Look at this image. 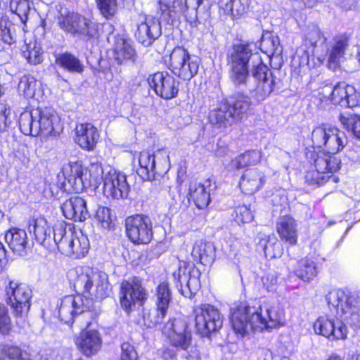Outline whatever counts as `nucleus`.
I'll use <instances>...</instances> for the list:
<instances>
[{"label":"nucleus","instance_id":"1","mask_svg":"<svg viewBox=\"0 0 360 360\" xmlns=\"http://www.w3.org/2000/svg\"><path fill=\"white\" fill-rule=\"evenodd\" d=\"M229 78L235 86L245 85L250 76L256 83L250 89L252 98L257 103L264 101L277 89L279 79L263 62L252 43L233 44L227 53Z\"/></svg>","mask_w":360,"mask_h":360},{"label":"nucleus","instance_id":"2","mask_svg":"<svg viewBox=\"0 0 360 360\" xmlns=\"http://www.w3.org/2000/svg\"><path fill=\"white\" fill-rule=\"evenodd\" d=\"M284 310L278 304L269 302H240L231 309V323L236 334L245 337L251 332L271 330L280 326Z\"/></svg>","mask_w":360,"mask_h":360},{"label":"nucleus","instance_id":"3","mask_svg":"<svg viewBox=\"0 0 360 360\" xmlns=\"http://www.w3.org/2000/svg\"><path fill=\"white\" fill-rule=\"evenodd\" d=\"M158 328L167 338L172 346L163 351L162 357L165 360H178V356L186 360L193 359L188 352L192 342V333L184 319L169 317L167 323Z\"/></svg>","mask_w":360,"mask_h":360},{"label":"nucleus","instance_id":"4","mask_svg":"<svg viewBox=\"0 0 360 360\" xmlns=\"http://www.w3.org/2000/svg\"><path fill=\"white\" fill-rule=\"evenodd\" d=\"M93 160L91 158V179L94 184L91 186L97 189L102 183L103 194L113 199H124L128 197L130 191V186L127 181V176L124 174L117 172L110 167H103L101 163V157H97Z\"/></svg>","mask_w":360,"mask_h":360},{"label":"nucleus","instance_id":"5","mask_svg":"<svg viewBox=\"0 0 360 360\" xmlns=\"http://www.w3.org/2000/svg\"><path fill=\"white\" fill-rule=\"evenodd\" d=\"M326 300L329 307H333L335 310L337 315L344 316L350 325L360 328V296L335 289L326 295Z\"/></svg>","mask_w":360,"mask_h":360},{"label":"nucleus","instance_id":"6","mask_svg":"<svg viewBox=\"0 0 360 360\" xmlns=\"http://www.w3.org/2000/svg\"><path fill=\"white\" fill-rule=\"evenodd\" d=\"M155 297V307L143 311L144 325L149 328L162 327L171 317L168 312L172 291L168 283L162 282L156 287Z\"/></svg>","mask_w":360,"mask_h":360},{"label":"nucleus","instance_id":"7","mask_svg":"<svg viewBox=\"0 0 360 360\" xmlns=\"http://www.w3.org/2000/svg\"><path fill=\"white\" fill-rule=\"evenodd\" d=\"M200 63L198 56L190 54L187 49L178 46L170 53L169 69L179 78L190 81L198 74Z\"/></svg>","mask_w":360,"mask_h":360},{"label":"nucleus","instance_id":"8","mask_svg":"<svg viewBox=\"0 0 360 360\" xmlns=\"http://www.w3.org/2000/svg\"><path fill=\"white\" fill-rule=\"evenodd\" d=\"M311 141L315 148L335 155L342 150L347 143L344 131L335 127L323 125L314 128L311 133Z\"/></svg>","mask_w":360,"mask_h":360},{"label":"nucleus","instance_id":"9","mask_svg":"<svg viewBox=\"0 0 360 360\" xmlns=\"http://www.w3.org/2000/svg\"><path fill=\"white\" fill-rule=\"evenodd\" d=\"M200 271L193 263L180 261L179 267L173 273V278L178 291L185 297L191 298L200 289Z\"/></svg>","mask_w":360,"mask_h":360},{"label":"nucleus","instance_id":"10","mask_svg":"<svg viewBox=\"0 0 360 360\" xmlns=\"http://www.w3.org/2000/svg\"><path fill=\"white\" fill-rule=\"evenodd\" d=\"M148 293L138 277L129 278L120 285V302L121 307L129 315L136 308L143 307L148 300Z\"/></svg>","mask_w":360,"mask_h":360},{"label":"nucleus","instance_id":"11","mask_svg":"<svg viewBox=\"0 0 360 360\" xmlns=\"http://www.w3.org/2000/svg\"><path fill=\"white\" fill-rule=\"evenodd\" d=\"M195 327L201 337L209 338L219 331L223 325V318L219 309L210 304H203L194 310Z\"/></svg>","mask_w":360,"mask_h":360},{"label":"nucleus","instance_id":"12","mask_svg":"<svg viewBox=\"0 0 360 360\" xmlns=\"http://www.w3.org/2000/svg\"><path fill=\"white\" fill-rule=\"evenodd\" d=\"M125 229L127 237L134 244H148L153 237L152 221L145 214L127 217L125 220Z\"/></svg>","mask_w":360,"mask_h":360},{"label":"nucleus","instance_id":"13","mask_svg":"<svg viewBox=\"0 0 360 360\" xmlns=\"http://www.w3.org/2000/svg\"><path fill=\"white\" fill-rule=\"evenodd\" d=\"M6 297L15 316L22 317L27 314L32 297V290L27 285L10 281L6 287Z\"/></svg>","mask_w":360,"mask_h":360},{"label":"nucleus","instance_id":"14","mask_svg":"<svg viewBox=\"0 0 360 360\" xmlns=\"http://www.w3.org/2000/svg\"><path fill=\"white\" fill-rule=\"evenodd\" d=\"M148 82L155 94L164 100L177 97L180 82L167 71H158L148 76Z\"/></svg>","mask_w":360,"mask_h":360},{"label":"nucleus","instance_id":"15","mask_svg":"<svg viewBox=\"0 0 360 360\" xmlns=\"http://www.w3.org/2000/svg\"><path fill=\"white\" fill-rule=\"evenodd\" d=\"M89 310V300L85 295H68L60 302L58 315L61 321L72 325L74 318L82 315Z\"/></svg>","mask_w":360,"mask_h":360},{"label":"nucleus","instance_id":"16","mask_svg":"<svg viewBox=\"0 0 360 360\" xmlns=\"http://www.w3.org/2000/svg\"><path fill=\"white\" fill-rule=\"evenodd\" d=\"M34 115L37 118L39 135L44 138L57 136L63 131L60 117L53 108H37L34 109Z\"/></svg>","mask_w":360,"mask_h":360},{"label":"nucleus","instance_id":"17","mask_svg":"<svg viewBox=\"0 0 360 360\" xmlns=\"http://www.w3.org/2000/svg\"><path fill=\"white\" fill-rule=\"evenodd\" d=\"M314 330L316 334L330 340H345L348 333L342 320L328 316H320L314 323Z\"/></svg>","mask_w":360,"mask_h":360},{"label":"nucleus","instance_id":"18","mask_svg":"<svg viewBox=\"0 0 360 360\" xmlns=\"http://www.w3.org/2000/svg\"><path fill=\"white\" fill-rule=\"evenodd\" d=\"M143 19L137 25L135 37L143 46L149 47L162 35L161 22L158 18L150 15H144Z\"/></svg>","mask_w":360,"mask_h":360},{"label":"nucleus","instance_id":"19","mask_svg":"<svg viewBox=\"0 0 360 360\" xmlns=\"http://www.w3.org/2000/svg\"><path fill=\"white\" fill-rule=\"evenodd\" d=\"M341 161L332 154L323 151L317 153L314 158V165L316 168V172H312L311 180H314L318 185H321L326 182L328 176L321 175V174L333 173L340 168Z\"/></svg>","mask_w":360,"mask_h":360},{"label":"nucleus","instance_id":"20","mask_svg":"<svg viewBox=\"0 0 360 360\" xmlns=\"http://www.w3.org/2000/svg\"><path fill=\"white\" fill-rule=\"evenodd\" d=\"M217 188L215 182L209 178L203 183L191 182L188 188V198L192 200L200 210H203L211 202V193Z\"/></svg>","mask_w":360,"mask_h":360},{"label":"nucleus","instance_id":"21","mask_svg":"<svg viewBox=\"0 0 360 360\" xmlns=\"http://www.w3.org/2000/svg\"><path fill=\"white\" fill-rule=\"evenodd\" d=\"M236 121L248 117L252 106L251 98L243 91H238L224 99Z\"/></svg>","mask_w":360,"mask_h":360},{"label":"nucleus","instance_id":"22","mask_svg":"<svg viewBox=\"0 0 360 360\" xmlns=\"http://www.w3.org/2000/svg\"><path fill=\"white\" fill-rule=\"evenodd\" d=\"M5 240L11 250L19 256H25L30 248L27 234L24 229L11 228L5 234Z\"/></svg>","mask_w":360,"mask_h":360},{"label":"nucleus","instance_id":"23","mask_svg":"<svg viewBox=\"0 0 360 360\" xmlns=\"http://www.w3.org/2000/svg\"><path fill=\"white\" fill-rule=\"evenodd\" d=\"M64 216L69 219L83 221L89 218L86 202L79 196L72 197L61 205Z\"/></svg>","mask_w":360,"mask_h":360},{"label":"nucleus","instance_id":"24","mask_svg":"<svg viewBox=\"0 0 360 360\" xmlns=\"http://www.w3.org/2000/svg\"><path fill=\"white\" fill-rule=\"evenodd\" d=\"M113 53L114 59L119 65L127 61L134 63L137 56L131 41L120 34L114 37Z\"/></svg>","mask_w":360,"mask_h":360},{"label":"nucleus","instance_id":"25","mask_svg":"<svg viewBox=\"0 0 360 360\" xmlns=\"http://www.w3.org/2000/svg\"><path fill=\"white\" fill-rule=\"evenodd\" d=\"M266 182V176L257 169H247L241 176L239 186L243 193L251 195L262 188Z\"/></svg>","mask_w":360,"mask_h":360},{"label":"nucleus","instance_id":"26","mask_svg":"<svg viewBox=\"0 0 360 360\" xmlns=\"http://www.w3.org/2000/svg\"><path fill=\"white\" fill-rule=\"evenodd\" d=\"M348 44L349 37L347 34H342L335 37V44L330 49L328 48V53L323 57L324 58L328 56L327 66L330 70L336 71L340 68V59L343 58Z\"/></svg>","mask_w":360,"mask_h":360},{"label":"nucleus","instance_id":"27","mask_svg":"<svg viewBox=\"0 0 360 360\" xmlns=\"http://www.w3.org/2000/svg\"><path fill=\"white\" fill-rule=\"evenodd\" d=\"M68 167L70 168V174L64 182L65 190L79 193L90 186V181L87 179L85 181L83 178V168L79 162H70Z\"/></svg>","mask_w":360,"mask_h":360},{"label":"nucleus","instance_id":"28","mask_svg":"<svg viewBox=\"0 0 360 360\" xmlns=\"http://www.w3.org/2000/svg\"><path fill=\"white\" fill-rule=\"evenodd\" d=\"M61 29L72 33H89V20L79 13H69L58 19Z\"/></svg>","mask_w":360,"mask_h":360},{"label":"nucleus","instance_id":"29","mask_svg":"<svg viewBox=\"0 0 360 360\" xmlns=\"http://www.w3.org/2000/svg\"><path fill=\"white\" fill-rule=\"evenodd\" d=\"M305 39L313 47V52L318 56L319 59L328 52L327 38L316 25H311L305 32Z\"/></svg>","mask_w":360,"mask_h":360},{"label":"nucleus","instance_id":"30","mask_svg":"<svg viewBox=\"0 0 360 360\" xmlns=\"http://www.w3.org/2000/svg\"><path fill=\"white\" fill-rule=\"evenodd\" d=\"M276 231L282 241L291 245L297 242V229L295 220L290 216H283L276 222Z\"/></svg>","mask_w":360,"mask_h":360},{"label":"nucleus","instance_id":"31","mask_svg":"<svg viewBox=\"0 0 360 360\" xmlns=\"http://www.w3.org/2000/svg\"><path fill=\"white\" fill-rule=\"evenodd\" d=\"M30 231H33L37 241L49 248L52 243V229L46 219L39 217L32 219L29 224Z\"/></svg>","mask_w":360,"mask_h":360},{"label":"nucleus","instance_id":"32","mask_svg":"<svg viewBox=\"0 0 360 360\" xmlns=\"http://www.w3.org/2000/svg\"><path fill=\"white\" fill-rule=\"evenodd\" d=\"M193 260L205 266L212 264L216 257V248L213 243L202 240L195 243L191 252Z\"/></svg>","mask_w":360,"mask_h":360},{"label":"nucleus","instance_id":"33","mask_svg":"<svg viewBox=\"0 0 360 360\" xmlns=\"http://www.w3.org/2000/svg\"><path fill=\"white\" fill-rule=\"evenodd\" d=\"M258 238L257 249V250L263 251L266 258L273 259L281 256V245L274 234H259Z\"/></svg>","mask_w":360,"mask_h":360},{"label":"nucleus","instance_id":"34","mask_svg":"<svg viewBox=\"0 0 360 360\" xmlns=\"http://www.w3.org/2000/svg\"><path fill=\"white\" fill-rule=\"evenodd\" d=\"M139 167L136 169L137 174L143 181H153L155 179V160L153 153L148 151H142L140 153L139 158Z\"/></svg>","mask_w":360,"mask_h":360},{"label":"nucleus","instance_id":"35","mask_svg":"<svg viewBox=\"0 0 360 360\" xmlns=\"http://www.w3.org/2000/svg\"><path fill=\"white\" fill-rule=\"evenodd\" d=\"M209 120L212 124L218 127H226L236 121L224 100L210 112Z\"/></svg>","mask_w":360,"mask_h":360},{"label":"nucleus","instance_id":"36","mask_svg":"<svg viewBox=\"0 0 360 360\" xmlns=\"http://www.w3.org/2000/svg\"><path fill=\"white\" fill-rule=\"evenodd\" d=\"M294 274L304 282H309L318 274V266L312 259L305 257L297 262Z\"/></svg>","mask_w":360,"mask_h":360},{"label":"nucleus","instance_id":"37","mask_svg":"<svg viewBox=\"0 0 360 360\" xmlns=\"http://www.w3.org/2000/svg\"><path fill=\"white\" fill-rule=\"evenodd\" d=\"M18 89L27 98H41V83L31 75H24L18 84Z\"/></svg>","mask_w":360,"mask_h":360},{"label":"nucleus","instance_id":"38","mask_svg":"<svg viewBox=\"0 0 360 360\" xmlns=\"http://www.w3.org/2000/svg\"><path fill=\"white\" fill-rule=\"evenodd\" d=\"M261 152L257 150H251L240 154L231 160L228 165L229 170L240 169L250 165L257 164L261 159Z\"/></svg>","mask_w":360,"mask_h":360},{"label":"nucleus","instance_id":"39","mask_svg":"<svg viewBox=\"0 0 360 360\" xmlns=\"http://www.w3.org/2000/svg\"><path fill=\"white\" fill-rule=\"evenodd\" d=\"M259 48L260 50L269 57L274 55L279 56L283 51L278 37L271 32L263 33Z\"/></svg>","mask_w":360,"mask_h":360},{"label":"nucleus","instance_id":"40","mask_svg":"<svg viewBox=\"0 0 360 360\" xmlns=\"http://www.w3.org/2000/svg\"><path fill=\"white\" fill-rule=\"evenodd\" d=\"M246 0H219V6L224 13L230 14L232 19L240 18L248 10Z\"/></svg>","mask_w":360,"mask_h":360},{"label":"nucleus","instance_id":"41","mask_svg":"<svg viewBox=\"0 0 360 360\" xmlns=\"http://www.w3.org/2000/svg\"><path fill=\"white\" fill-rule=\"evenodd\" d=\"M96 282L95 298L97 300H102L109 295V283L108 275L103 271L91 272V287L93 282Z\"/></svg>","mask_w":360,"mask_h":360},{"label":"nucleus","instance_id":"42","mask_svg":"<svg viewBox=\"0 0 360 360\" xmlns=\"http://www.w3.org/2000/svg\"><path fill=\"white\" fill-rule=\"evenodd\" d=\"M37 118L34 115V109L21 113L19 118V127L22 134L32 136H39Z\"/></svg>","mask_w":360,"mask_h":360},{"label":"nucleus","instance_id":"43","mask_svg":"<svg viewBox=\"0 0 360 360\" xmlns=\"http://www.w3.org/2000/svg\"><path fill=\"white\" fill-rule=\"evenodd\" d=\"M339 121L348 132H351L356 139L360 140V116L343 113L339 115Z\"/></svg>","mask_w":360,"mask_h":360},{"label":"nucleus","instance_id":"44","mask_svg":"<svg viewBox=\"0 0 360 360\" xmlns=\"http://www.w3.org/2000/svg\"><path fill=\"white\" fill-rule=\"evenodd\" d=\"M22 54L31 65H37L41 63L43 51L39 44L36 41L25 44Z\"/></svg>","mask_w":360,"mask_h":360},{"label":"nucleus","instance_id":"45","mask_svg":"<svg viewBox=\"0 0 360 360\" xmlns=\"http://www.w3.org/2000/svg\"><path fill=\"white\" fill-rule=\"evenodd\" d=\"M348 84L345 82H338L333 87L326 86L324 91L328 89L329 95L328 98L334 105H339L344 107L345 100L347 97V88Z\"/></svg>","mask_w":360,"mask_h":360},{"label":"nucleus","instance_id":"46","mask_svg":"<svg viewBox=\"0 0 360 360\" xmlns=\"http://www.w3.org/2000/svg\"><path fill=\"white\" fill-rule=\"evenodd\" d=\"M90 321L87 320L84 328L75 338L77 349L85 356H90Z\"/></svg>","mask_w":360,"mask_h":360},{"label":"nucleus","instance_id":"47","mask_svg":"<svg viewBox=\"0 0 360 360\" xmlns=\"http://www.w3.org/2000/svg\"><path fill=\"white\" fill-rule=\"evenodd\" d=\"M94 222L103 229H110L112 226L111 210L107 207L98 206L94 214Z\"/></svg>","mask_w":360,"mask_h":360},{"label":"nucleus","instance_id":"48","mask_svg":"<svg viewBox=\"0 0 360 360\" xmlns=\"http://www.w3.org/2000/svg\"><path fill=\"white\" fill-rule=\"evenodd\" d=\"M77 278L75 285L78 288H83V292L89 293L90 290V267L85 265L77 266L75 268Z\"/></svg>","mask_w":360,"mask_h":360},{"label":"nucleus","instance_id":"49","mask_svg":"<svg viewBox=\"0 0 360 360\" xmlns=\"http://www.w3.org/2000/svg\"><path fill=\"white\" fill-rule=\"evenodd\" d=\"M10 9L12 13H15L19 17L22 23L25 25L30 11L29 1L27 0H11Z\"/></svg>","mask_w":360,"mask_h":360},{"label":"nucleus","instance_id":"50","mask_svg":"<svg viewBox=\"0 0 360 360\" xmlns=\"http://www.w3.org/2000/svg\"><path fill=\"white\" fill-rule=\"evenodd\" d=\"M56 62L60 65L71 72H80L83 70L82 65L80 63L79 60L70 53H66L60 55L57 58Z\"/></svg>","mask_w":360,"mask_h":360},{"label":"nucleus","instance_id":"51","mask_svg":"<svg viewBox=\"0 0 360 360\" xmlns=\"http://www.w3.org/2000/svg\"><path fill=\"white\" fill-rule=\"evenodd\" d=\"M75 141L82 148L90 150V141L89 137V124L84 123L77 125L75 128Z\"/></svg>","mask_w":360,"mask_h":360},{"label":"nucleus","instance_id":"52","mask_svg":"<svg viewBox=\"0 0 360 360\" xmlns=\"http://www.w3.org/2000/svg\"><path fill=\"white\" fill-rule=\"evenodd\" d=\"M1 352L5 357L11 360H30L28 354L17 346L5 345Z\"/></svg>","mask_w":360,"mask_h":360},{"label":"nucleus","instance_id":"53","mask_svg":"<svg viewBox=\"0 0 360 360\" xmlns=\"http://www.w3.org/2000/svg\"><path fill=\"white\" fill-rule=\"evenodd\" d=\"M97 7L105 18H112L117 11V0H96Z\"/></svg>","mask_w":360,"mask_h":360},{"label":"nucleus","instance_id":"54","mask_svg":"<svg viewBox=\"0 0 360 360\" xmlns=\"http://www.w3.org/2000/svg\"><path fill=\"white\" fill-rule=\"evenodd\" d=\"M11 330L12 323L8 309L4 304L0 303V333L7 335Z\"/></svg>","mask_w":360,"mask_h":360},{"label":"nucleus","instance_id":"55","mask_svg":"<svg viewBox=\"0 0 360 360\" xmlns=\"http://www.w3.org/2000/svg\"><path fill=\"white\" fill-rule=\"evenodd\" d=\"M235 221L238 224L249 223L253 219V214L246 205H239L234 210Z\"/></svg>","mask_w":360,"mask_h":360},{"label":"nucleus","instance_id":"56","mask_svg":"<svg viewBox=\"0 0 360 360\" xmlns=\"http://www.w3.org/2000/svg\"><path fill=\"white\" fill-rule=\"evenodd\" d=\"M345 103L344 107L345 108H353L360 105V91H357L354 86L348 84Z\"/></svg>","mask_w":360,"mask_h":360},{"label":"nucleus","instance_id":"57","mask_svg":"<svg viewBox=\"0 0 360 360\" xmlns=\"http://www.w3.org/2000/svg\"><path fill=\"white\" fill-rule=\"evenodd\" d=\"M51 229L52 242H53L56 245H58L60 243H70V240H67V238L65 237L66 229L65 225L63 222H59L58 224H56L55 226Z\"/></svg>","mask_w":360,"mask_h":360},{"label":"nucleus","instance_id":"58","mask_svg":"<svg viewBox=\"0 0 360 360\" xmlns=\"http://www.w3.org/2000/svg\"><path fill=\"white\" fill-rule=\"evenodd\" d=\"M75 243L78 244V248L75 250V252L81 253L83 256L89 252L90 248V243L86 234H84L83 231H81L80 236H78L76 240H71L70 241V246L74 247ZM75 251V250H73Z\"/></svg>","mask_w":360,"mask_h":360},{"label":"nucleus","instance_id":"59","mask_svg":"<svg viewBox=\"0 0 360 360\" xmlns=\"http://www.w3.org/2000/svg\"><path fill=\"white\" fill-rule=\"evenodd\" d=\"M10 115V107L6 103H0V132H4L8 129L11 123Z\"/></svg>","mask_w":360,"mask_h":360},{"label":"nucleus","instance_id":"60","mask_svg":"<svg viewBox=\"0 0 360 360\" xmlns=\"http://www.w3.org/2000/svg\"><path fill=\"white\" fill-rule=\"evenodd\" d=\"M120 360H138V354L134 347L125 342L121 345Z\"/></svg>","mask_w":360,"mask_h":360},{"label":"nucleus","instance_id":"61","mask_svg":"<svg viewBox=\"0 0 360 360\" xmlns=\"http://www.w3.org/2000/svg\"><path fill=\"white\" fill-rule=\"evenodd\" d=\"M345 157L352 162H360V146L354 144L349 146L345 151Z\"/></svg>","mask_w":360,"mask_h":360},{"label":"nucleus","instance_id":"62","mask_svg":"<svg viewBox=\"0 0 360 360\" xmlns=\"http://www.w3.org/2000/svg\"><path fill=\"white\" fill-rule=\"evenodd\" d=\"M262 283L269 292L274 291L277 285V276L275 274H266L262 278Z\"/></svg>","mask_w":360,"mask_h":360},{"label":"nucleus","instance_id":"63","mask_svg":"<svg viewBox=\"0 0 360 360\" xmlns=\"http://www.w3.org/2000/svg\"><path fill=\"white\" fill-rule=\"evenodd\" d=\"M102 347V339L100 333L91 330V355L96 354Z\"/></svg>","mask_w":360,"mask_h":360},{"label":"nucleus","instance_id":"64","mask_svg":"<svg viewBox=\"0 0 360 360\" xmlns=\"http://www.w3.org/2000/svg\"><path fill=\"white\" fill-rule=\"evenodd\" d=\"M0 37L4 42L8 44H12L15 41V39L12 33L11 28L6 26L2 27L1 25Z\"/></svg>","mask_w":360,"mask_h":360}]
</instances>
